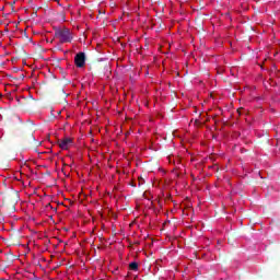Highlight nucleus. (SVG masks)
Masks as SVG:
<instances>
[{
    "label": "nucleus",
    "mask_w": 280,
    "mask_h": 280,
    "mask_svg": "<svg viewBox=\"0 0 280 280\" xmlns=\"http://www.w3.org/2000/svg\"><path fill=\"white\" fill-rule=\"evenodd\" d=\"M34 132H36V129L33 124L23 125L21 129V139L23 143H34V141H36Z\"/></svg>",
    "instance_id": "obj_1"
},
{
    "label": "nucleus",
    "mask_w": 280,
    "mask_h": 280,
    "mask_svg": "<svg viewBox=\"0 0 280 280\" xmlns=\"http://www.w3.org/2000/svg\"><path fill=\"white\" fill-rule=\"evenodd\" d=\"M55 37L58 38L61 44L71 43V40H73V34H71V31L67 27L56 28Z\"/></svg>",
    "instance_id": "obj_2"
},
{
    "label": "nucleus",
    "mask_w": 280,
    "mask_h": 280,
    "mask_svg": "<svg viewBox=\"0 0 280 280\" xmlns=\"http://www.w3.org/2000/svg\"><path fill=\"white\" fill-rule=\"evenodd\" d=\"M74 65L79 69H82L86 65V55L84 52H78L74 57Z\"/></svg>",
    "instance_id": "obj_3"
},
{
    "label": "nucleus",
    "mask_w": 280,
    "mask_h": 280,
    "mask_svg": "<svg viewBox=\"0 0 280 280\" xmlns=\"http://www.w3.org/2000/svg\"><path fill=\"white\" fill-rule=\"evenodd\" d=\"M71 143H73L71 138H65L59 140V148H61V150H69V145H71Z\"/></svg>",
    "instance_id": "obj_4"
},
{
    "label": "nucleus",
    "mask_w": 280,
    "mask_h": 280,
    "mask_svg": "<svg viewBox=\"0 0 280 280\" xmlns=\"http://www.w3.org/2000/svg\"><path fill=\"white\" fill-rule=\"evenodd\" d=\"M129 269L133 270L135 272H137V270H139V264L137 262H130L129 264Z\"/></svg>",
    "instance_id": "obj_5"
},
{
    "label": "nucleus",
    "mask_w": 280,
    "mask_h": 280,
    "mask_svg": "<svg viewBox=\"0 0 280 280\" xmlns=\"http://www.w3.org/2000/svg\"><path fill=\"white\" fill-rule=\"evenodd\" d=\"M145 183V180L143 178H139V185H143Z\"/></svg>",
    "instance_id": "obj_6"
}]
</instances>
